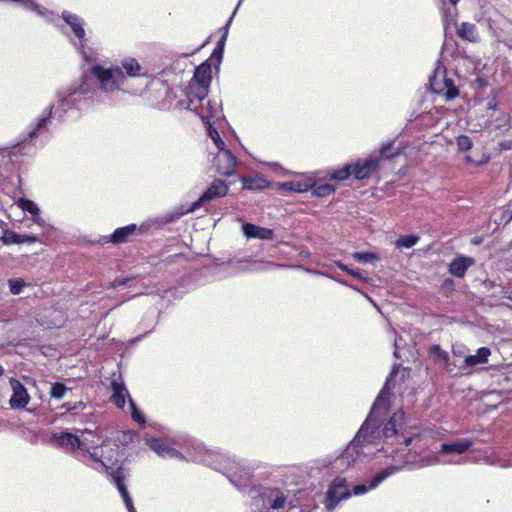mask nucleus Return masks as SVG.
Masks as SVG:
<instances>
[{
    "mask_svg": "<svg viewBox=\"0 0 512 512\" xmlns=\"http://www.w3.org/2000/svg\"><path fill=\"white\" fill-rule=\"evenodd\" d=\"M211 82V65L204 62L194 71L192 81L187 87L186 97L199 100L208 96L209 86Z\"/></svg>",
    "mask_w": 512,
    "mask_h": 512,
    "instance_id": "5",
    "label": "nucleus"
},
{
    "mask_svg": "<svg viewBox=\"0 0 512 512\" xmlns=\"http://www.w3.org/2000/svg\"><path fill=\"white\" fill-rule=\"evenodd\" d=\"M51 442L55 447L64 449L67 452H75L76 450L83 449L85 441H80V437L70 432H54L51 437Z\"/></svg>",
    "mask_w": 512,
    "mask_h": 512,
    "instance_id": "12",
    "label": "nucleus"
},
{
    "mask_svg": "<svg viewBox=\"0 0 512 512\" xmlns=\"http://www.w3.org/2000/svg\"><path fill=\"white\" fill-rule=\"evenodd\" d=\"M242 231L247 238H257L262 240H271L273 238V230L257 226L252 223H245Z\"/></svg>",
    "mask_w": 512,
    "mask_h": 512,
    "instance_id": "21",
    "label": "nucleus"
},
{
    "mask_svg": "<svg viewBox=\"0 0 512 512\" xmlns=\"http://www.w3.org/2000/svg\"><path fill=\"white\" fill-rule=\"evenodd\" d=\"M62 18L65 21V23L70 26L75 37L79 40L78 43L74 42L75 47L83 56L85 61L91 62L93 60L92 55H89L85 50L86 33L84 29V20L80 16L68 11L62 12Z\"/></svg>",
    "mask_w": 512,
    "mask_h": 512,
    "instance_id": "10",
    "label": "nucleus"
},
{
    "mask_svg": "<svg viewBox=\"0 0 512 512\" xmlns=\"http://www.w3.org/2000/svg\"><path fill=\"white\" fill-rule=\"evenodd\" d=\"M207 109L200 112V118L207 125L212 124V120H219L222 117L221 104L216 100H207Z\"/></svg>",
    "mask_w": 512,
    "mask_h": 512,
    "instance_id": "22",
    "label": "nucleus"
},
{
    "mask_svg": "<svg viewBox=\"0 0 512 512\" xmlns=\"http://www.w3.org/2000/svg\"><path fill=\"white\" fill-rule=\"evenodd\" d=\"M147 445L162 458H183L182 453L171 447L164 439H149L147 440Z\"/></svg>",
    "mask_w": 512,
    "mask_h": 512,
    "instance_id": "17",
    "label": "nucleus"
},
{
    "mask_svg": "<svg viewBox=\"0 0 512 512\" xmlns=\"http://www.w3.org/2000/svg\"><path fill=\"white\" fill-rule=\"evenodd\" d=\"M470 439H461L440 445L439 454L443 457L439 460L442 464H462L466 462L465 454L473 445Z\"/></svg>",
    "mask_w": 512,
    "mask_h": 512,
    "instance_id": "7",
    "label": "nucleus"
},
{
    "mask_svg": "<svg viewBox=\"0 0 512 512\" xmlns=\"http://www.w3.org/2000/svg\"><path fill=\"white\" fill-rule=\"evenodd\" d=\"M430 351L434 354H436L439 358H441L444 361H448L449 355L446 351L442 350L440 346L433 345L430 349Z\"/></svg>",
    "mask_w": 512,
    "mask_h": 512,
    "instance_id": "45",
    "label": "nucleus"
},
{
    "mask_svg": "<svg viewBox=\"0 0 512 512\" xmlns=\"http://www.w3.org/2000/svg\"><path fill=\"white\" fill-rule=\"evenodd\" d=\"M509 466L512 465V462L508 464Z\"/></svg>",
    "mask_w": 512,
    "mask_h": 512,
    "instance_id": "55",
    "label": "nucleus"
},
{
    "mask_svg": "<svg viewBox=\"0 0 512 512\" xmlns=\"http://www.w3.org/2000/svg\"><path fill=\"white\" fill-rule=\"evenodd\" d=\"M491 351L487 347H481L477 350L476 354L465 357L464 364L467 367H473L478 364H485L488 362V357Z\"/></svg>",
    "mask_w": 512,
    "mask_h": 512,
    "instance_id": "26",
    "label": "nucleus"
},
{
    "mask_svg": "<svg viewBox=\"0 0 512 512\" xmlns=\"http://www.w3.org/2000/svg\"><path fill=\"white\" fill-rule=\"evenodd\" d=\"M243 188L247 190H261L268 187L269 182L262 176L245 177L242 179Z\"/></svg>",
    "mask_w": 512,
    "mask_h": 512,
    "instance_id": "30",
    "label": "nucleus"
},
{
    "mask_svg": "<svg viewBox=\"0 0 512 512\" xmlns=\"http://www.w3.org/2000/svg\"><path fill=\"white\" fill-rule=\"evenodd\" d=\"M121 66L130 77L141 76V66L135 58L126 57L121 61Z\"/></svg>",
    "mask_w": 512,
    "mask_h": 512,
    "instance_id": "29",
    "label": "nucleus"
},
{
    "mask_svg": "<svg viewBox=\"0 0 512 512\" xmlns=\"http://www.w3.org/2000/svg\"><path fill=\"white\" fill-rule=\"evenodd\" d=\"M224 43H225V36H223V37L219 40V42L217 43L216 48H217V52H218V53H223V51H224Z\"/></svg>",
    "mask_w": 512,
    "mask_h": 512,
    "instance_id": "48",
    "label": "nucleus"
},
{
    "mask_svg": "<svg viewBox=\"0 0 512 512\" xmlns=\"http://www.w3.org/2000/svg\"><path fill=\"white\" fill-rule=\"evenodd\" d=\"M128 282V279H124V280H121V281H117L115 280L113 283H112V287H117V286H120V285H124Z\"/></svg>",
    "mask_w": 512,
    "mask_h": 512,
    "instance_id": "50",
    "label": "nucleus"
},
{
    "mask_svg": "<svg viewBox=\"0 0 512 512\" xmlns=\"http://www.w3.org/2000/svg\"><path fill=\"white\" fill-rule=\"evenodd\" d=\"M352 257L360 263H374L379 260V256L373 252H355Z\"/></svg>",
    "mask_w": 512,
    "mask_h": 512,
    "instance_id": "35",
    "label": "nucleus"
},
{
    "mask_svg": "<svg viewBox=\"0 0 512 512\" xmlns=\"http://www.w3.org/2000/svg\"><path fill=\"white\" fill-rule=\"evenodd\" d=\"M119 446L113 442H102L92 451L83 454V462L93 469L106 473L117 487L128 512H136L133 501L125 485L126 473L120 461Z\"/></svg>",
    "mask_w": 512,
    "mask_h": 512,
    "instance_id": "3",
    "label": "nucleus"
},
{
    "mask_svg": "<svg viewBox=\"0 0 512 512\" xmlns=\"http://www.w3.org/2000/svg\"><path fill=\"white\" fill-rule=\"evenodd\" d=\"M25 282L22 279H10L9 288L10 292L14 295H18L22 292Z\"/></svg>",
    "mask_w": 512,
    "mask_h": 512,
    "instance_id": "43",
    "label": "nucleus"
},
{
    "mask_svg": "<svg viewBox=\"0 0 512 512\" xmlns=\"http://www.w3.org/2000/svg\"><path fill=\"white\" fill-rule=\"evenodd\" d=\"M351 491L347 481L343 477H336L328 486L326 491L324 505L328 511L334 510L340 501L346 500L351 496Z\"/></svg>",
    "mask_w": 512,
    "mask_h": 512,
    "instance_id": "9",
    "label": "nucleus"
},
{
    "mask_svg": "<svg viewBox=\"0 0 512 512\" xmlns=\"http://www.w3.org/2000/svg\"><path fill=\"white\" fill-rule=\"evenodd\" d=\"M489 159H490V156L486 155V154H482L479 159H476L471 155H466L465 163L474 165V166H481V165L486 164L489 161Z\"/></svg>",
    "mask_w": 512,
    "mask_h": 512,
    "instance_id": "42",
    "label": "nucleus"
},
{
    "mask_svg": "<svg viewBox=\"0 0 512 512\" xmlns=\"http://www.w3.org/2000/svg\"><path fill=\"white\" fill-rule=\"evenodd\" d=\"M129 405H130V409H131V417H132V419L135 422L139 423L140 425H144L145 422H146L145 417H144L143 413L140 410H138V408L136 407L135 402L132 399H130V404Z\"/></svg>",
    "mask_w": 512,
    "mask_h": 512,
    "instance_id": "41",
    "label": "nucleus"
},
{
    "mask_svg": "<svg viewBox=\"0 0 512 512\" xmlns=\"http://www.w3.org/2000/svg\"><path fill=\"white\" fill-rule=\"evenodd\" d=\"M91 97L92 92L86 80H83L81 84L74 83L69 87L58 90L56 103L50 104L41 112L31 129L23 136L22 142L25 143L34 139L45 130L52 115L58 121H64L70 110L80 109L81 104Z\"/></svg>",
    "mask_w": 512,
    "mask_h": 512,
    "instance_id": "2",
    "label": "nucleus"
},
{
    "mask_svg": "<svg viewBox=\"0 0 512 512\" xmlns=\"http://www.w3.org/2000/svg\"><path fill=\"white\" fill-rule=\"evenodd\" d=\"M502 219L506 222H510L512 220V200L509 202L506 210L503 212Z\"/></svg>",
    "mask_w": 512,
    "mask_h": 512,
    "instance_id": "46",
    "label": "nucleus"
},
{
    "mask_svg": "<svg viewBox=\"0 0 512 512\" xmlns=\"http://www.w3.org/2000/svg\"><path fill=\"white\" fill-rule=\"evenodd\" d=\"M237 164L236 157L228 149H223L218 152L215 157V166L219 174L224 176H231L235 171Z\"/></svg>",
    "mask_w": 512,
    "mask_h": 512,
    "instance_id": "15",
    "label": "nucleus"
},
{
    "mask_svg": "<svg viewBox=\"0 0 512 512\" xmlns=\"http://www.w3.org/2000/svg\"><path fill=\"white\" fill-rule=\"evenodd\" d=\"M286 497L276 488H263L260 493L252 498L253 512H270L284 507Z\"/></svg>",
    "mask_w": 512,
    "mask_h": 512,
    "instance_id": "4",
    "label": "nucleus"
},
{
    "mask_svg": "<svg viewBox=\"0 0 512 512\" xmlns=\"http://www.w3.org/2000/svg\"><path fill=\"white\" fill-rule=\"evenodd\" d=\"M395 373L394 367L374 401L365 422L337 459V463L340 465L344 463L348 465L356 464L361 457H367L383 450L384 444L393 445L398 443L400 438L402 439L401 444L405 447L410 446L415 440L419 439V434H414L410 437H404L401 434L404 419V413L401 411L395 412L383 425L384 420L388 416L391 390L393 388L392 381Z\"/></svg>",
    "mask_w": 512,
    "mask_h": 512,
    "instance_id": "1",
    "label": "nucleus"
},
{
    "mask_svg": "<svg viewBox=\"0 0 512 512\" xmlns=\"http://www.w3.org/2000/svg\"><path fill=\"white\" fill-rule=\"evenodd\" d=\"M312 189V195L315 196V197H325V196H328L330 195L331 193H333L335 191V186L331 185V184H320V185H315L313 186Z\"/></svg>",
    "mask_w": 512,
    "mask_h": 512,
    "instance_id": "33",
    "label": "nucleus"
},
{
    "mask_svg": "<svg viewBox=\"0 0 512 512\" xmlns=\"http://www.w3.org/2000/svg\"><path fill=\"white\" fill-rule=\"evenodd\" d=\"M94 433L92 431L83 432L80 441H85L83 444V449H79L81 452V461L83 462V454L87 453V450L92 451L95 446H98L97 442H95L92 438L94 437Z\"/></svg>",
    "mask_w": 512,
    "mask_h": 512,
    "instance_id": "32",
    "label": "nucleus"
},
{
    "mask_svg": "<svg viewBox=\"0 0 512 512\" xmlns=\"http://www.w3.org/2000/svg\"><path fill=\"white\" fill-rule=\"evenodd\" d=\"M380 153L385 158H393L401 153V149L394 148L393 142H388L382 145Z\"/></svg>",
    "mask_w": 512,
    "mask_h": 512,
    "instance_id": "36",
    "label": "nucleus"
},
{
    "mask_svg": "<svg viewBox=\"0 0 512 512\" xmlns=\"http://www.w3.org/2000/svg\"><path fill=\"white\" fill-rule=\"evenodd\" d=\"M352 175V164H346L340 169L334 170L330 178L333 180H345Z\"/></svg>",
    "mask_w": 512,
    "mask_h": 512,
    "instance_id": "34",
    "label": "nucleus"
},
{
    "mask_svg": "<svg viewBox=\"0 0 512 512\" xmlns=\"http://www.w3.org/2000/svg\"><path fill=\"white\" fill-rule=\"evenodd\" d=\"M214 469L222 471L230 482L238 489H244L251 483L253 474L250 467L244 466L231 459H225L224 465L215 466Z\"/></svg>",
    "mask_w": 512,
    "mask_h": 512,
    "instance_id": "6",
    "label": "nucleus"
},
{
    "mask_svg": "<svg viewBox=\"0 0 512 512\" xmlns=\"http://www.w3.org/2000/svg\"><path fill=\"white\" fill-rule=\"evenodd\" d=\"M228 190V185L223 180L215 179L202 196L191 205L188 211L192 212L196 210L203 202L224 197L228 193Z\"/></svg>",
    "mask_w": 512,
    "mask_h": 512,
    "instance_id": "13",
    "label": "nucleus"
},
{
    "mask_svg": "<svg viewBox=\"0 0 512 512\" xmlns=\"http://www.w3.org/2000/svg\"><path fill=\"white\" fill-rule=\"evenodd\" d=\"M457 35L466 41L476 43L479 41V34L477 31V27L473 23L462 22L457 27Z\"/></svg>",
    "mask_w": 512,
    "mask_h": 512,
    "instance_id": "25",
    "label": "nucleus"
},
{
    "mask_svg": "<svg viewBox=\"0 0 512 512\" xmlns=\"http://www.w3.org/2000/svg\"><path fill=\"white\" fill-rule=\"evenodd\" d=\"M394 346H395L394 356L398 358V357H399V356H398V348H399V342H398V339H395V341H394Z\"/></svg>",
    "mask_w": 512,
    "mask_h": 512,
    "instance_id": "51",
    "label": "nucleus"
},
{
    "mask_svg": "<svg viewBox=\"0 0 512 512\" xmlns=\"http://www.w3.org/2000/svg\"><path fill=\"white\" fill-rule=\"evenodd\" d=\"M4 244H21V243H35L38 238L32 234H18L12 230H5L1 238Z\"/></svg>",
    "mask_w": 512,
    "mask_h": 512,
    "instance_id": "24",
    "label": "nucleus"
},
{
    "mask_svg": "<svg viewBox=\"0 0 512 512\" xmlns=\"http://www.w3.org/2000/svg\"><path fill=\"white\" fill-rule=\"evenodd\" d=\"M68 388L63 383H54L51 387L50 395L55 399H62Z\"/></svg>",
    "mask_w": 512,
    "mask_h": 512,
    "instance_id": "39",
    "label": "nucleus"
},
{
    "mask_svg": "<svg viewBox=\"0 0 512 512\" xmlns=\"http://www.w3.org/2000/svg\"><path fill=\"white\" fill-rule=\"evenodd\" d=\"M336 266L340 268L342 271L348 273L349 275L359 279V280H366L367 278L364 277L359 271L350 269L347 265L341 263V262H335Z\"/></svg>",
    "mask_w": 512,
    "mask_h": 512,
    "instance_id": "44",
    "label": "nucleus"
},
{
    "mask_svg": "<svg viewBox=\"0 0 512 512\" xmlns=\"http://www.w3.org/2000/svg\"><path fill=\"white\" fill-rule=\"evenodd\" d=\"M82 405H83L82 402L76 403L74 405H71L70 403H65L62 405V408H64L67 411H71V410L77 409L78 406H82Z\"/></svg>",
    "mask_w": 512,
    "mask_h": 512,
    "instance_id": "47",
    "label": "nucleus"
},
{
    "mask_svg": "<svg viewBox=\"0 0 512 512\" xmlns=\"http://www.w3.org/2000/svg\"><path fill=\"white\" fill-rule=\"evenodd\" d=\"M429 84L434 93L444 96L446 100H452L458 96V89L453 80L447 78L442 72H435L429 78Z\"/></svg>",
    "mask_w": 512,
    "mask_h": 512,
    "instance_id": "11",
    "label": "nucleus"
},
{
    "mask_svg": "<svg viewBox=\"0 0 512 512\" xmlns=\"http://www.w3.org/2000/svg\"><path fill=\"white\" fill-rule=\"evenodd\" d=\"M3 373H4V369H3V367L0 365V376H1V375H3Z\"/></svg>",
    "mask_w": 512,
    "mask_h": 512,
    "instance_id": "53",
    "label": "nucleus"
},
{
    "mask_svg": "<svg viewBox=\"0 0 512 512\" xmlns=\"http://www.w3.org/2000/svg\"><path fill=\"white\" fill-rule=\"evenodd\" d=\"M91 71L106 92L119 90L124 84L125 76L120 67L103 68L102 66L94 65Z\"/></svg>",
    "mask_w": 512,
    "mask_h": 512,
    "instance_id": "8",
    "label": "nucleus"
},
{
    "mask_svg": "<svg viewBox=\"0 0 512 512\" xmlns=\"http://www.w3.org/2000/svg\"><path fill=\"white\" fill-rule=\"evenodd\" d=\"M457 147L459 151H469L473 147L471 138L467 135H460L457 137Z\"/></svg>",
    "mask_w": 512,
    "mask_h": 512,
    "instance_id": "40",
    "label": "nucleus"
},
{
    "mask_svg": "<svg viewBox=\"0 0 512 512\" xmlns=\"http://www.w3.org/2000/svg\"><path fill=\"white\" fill-rule=\"evenodd\" d=\"M460 0H449L452 5H456Z\"/></svg>",
    "mask_w": 512,
    "mask_h": 512,
    "instance_id": "52",
    "label": "nucleus"
},
{
    "mask_svg": "<svg viewBox=\"0 0 512 512\" xmlns=\"http://www.w3.org/2000/svg\"><path fill=\"white\" fill-rule=\"evenodd\" d=\"M474 264L475 260L472 257L459 256L450 262L448 271L451 275L457 278H463L468 268Z\"/></svg>",
    "mask_w": 512,
    "mask_h": 512,
    "instance_id": "20",
    "label": "nucleus"
},
{
    "mask_svg": "<svg viewBox=\"0 0 512 512\" xmlns=\"http://www.w3.org/2000/svg\"><path fill=\"white\" fill-rule=\"evenodd\" d=\"M137 231L135 224H130L124 227L117 228L106 240L114 244H121L126 242L130 236L134 235Z\"/></svg>",
    "mask_w": 512,
    "mask_h": 512,
    "instance_id": "23",
    "label": "nucleus"
},
{
    "mask_svg": "<svg viewBox=\"0 0 512 512\" xmlns=\"http://www.w3.org/2000/svg\"><path fill=\"white\" fill-rule=\"evenodd\" d=\"M242 0L239 1L238 6L241 4Z\"/></svg>",
    "mask_w": 512,
    "mask_h": 512,
    "instance_id": "54",
    "label": "nucleus"
},
{
    "mask_svg": "<svg viewBox=\"0 0 512 512\" xmlns=\"http://www.w3.org/2000/svg\"><path fill=\"white\" fill-rule=\"evenodd\" d=\"M111 401L120 409L124 408L126 398L132 399L121 377L113 379L110 384Z\"/></svg>",
    "mask_w": 512,
    "mask_h": 512,
    "instance_id": "18",
    "label": "nucleus"
},
{
    "mask_svg": "<svg viewBox=\"0 0 512 512\" xmlns=\"http://www.w3.org/2000/svg\"><path fill=\"white\" fill-rule=\"evenodd\" d=\"M314 182L311 180H304V181H290L285 182L281 184V188L283 190L302 193L310 190L313 188Z\"/></svg>",
    "mask_w": 512,
    "mask_h": 512,
    "instance_id": "27",
    "label": "nucleus"
},
{
    "mask_svg": "<svg viewBox=\"0 0 512 512\" xmlns=\"http://www.w3.org/2000/svg\"><path fill=\"white\" fill-rule=\"evenodd\" d=\"M419 237L416 235H408L397 240L396 245L403 248H412L417 244Z\"/></svg>",
    "mask_w": 512,
    "mask_h": 512,
    "instance_id": "37",
    "label": "nucleus"
},
{
    "mask_svg": "<svg viewBox=\"0 0 512 512\" xmlns=\"http://www.w3.org/2000/svg\"><path fill=\"white\" fill-rule=\"evenodd\" d=\"M379 166L378 157H369L363 162L358 161L352 165V175L357 180H363L368 178L371 173Z\"/></svg>",
    "mask_w": 512,
    "mask_h": 512,
    "instance_id": "19",
    "label": "nucleus"
},
{
    "mask_svg": "<svg viewBox=\"0 0 512 512\" xmlns=\"http://www.w3.org/2000/svg\"><path fill=\"white\" fill-rule=\"evenodd\" d=\"M10 385L12 388V395L9 400V404L13 409H22L30 401V395L27 392L25 386L17 379L11 378Z\"/></svg>",
    "mask_w": 512,
    "mask_h": 512,
    "instance_id": "16",
    "label": "nucleus"
},
{
    "mask_svg": "<svg viewBox=\"0 0 512 512\" xmlns=\"http://www.w3.org/2000/svg\"><path fill=\"white\" fill-rule=\"evenodd\" d=\"M19 207L30 213L33 216V221L38 225H42L44 223V220L39 216L40 210L38 206L32 200L26 198L20 199Z\"/></svg>",
    "mask_w": 512,
    "mask_h": 512,
    "instance_id": "28",
    "label": "nucleus"
},
{
    "mask_svg": "<svg viewBox=\"0 0 512 512\" xmlns=\"http://www.w3.org/2000/svg\"><path fill=\"white\" fill-rule=\"evenodd\" d=\"M403 466L392 465L377 473L369 482V485L359 484L353 487L354 495H362L369 490L376 488L382 481L400 471Z\"/></svg>",
    "mask_w": 512,
    "mask_h": 512,
    "instance_id": "14",
    "label": "nucleus"
},
{
    "mask_svg": "<svg viewBox=\"0 0 512 512\" xmlns=\"http://www.w3.org/2000/svg\"><path fill=\"white\" fill-rule=\"evenodd\" d=\"M211 57L215 58L217 62L220 63L223 57V53H218L217 48L215 47Z\"/></svg>",
    "mask_w": 512,
    "mask_h": 512,
    "instance_id": "49",
    "label": "nucleus"
},
{
    "mask_svg": "<svg viewBox=\"0 0 512 512\" xmlns=\"http://www.w3.org/2000/svg\"><path fill=\"white\" fill-rule=\"evenodd\" d=\"M207 100H209L207 97H203L199 99L198 101L195 99H192L191 97H187V108L190 111L195 112L200 117L201 111H207Z\"/></svg>",
    "mask_w": 512,
    "mask_h": 512,
    "instance_id": "31",
    "label": "nucleus"
},
{
    "mask_svg": "<svg viewBox=\"0 0 512 512\" xmlns=\"http://www.w3.org/2000/svg\"><path fill=\"white\" fill-rule=\"evenodd\" d=\"M208 134L219 151L225 149V142L221 139L218 131L212 128V124L208 125Z\"/></svg>",
    "mask_w": 512,
    "mask_h": 512,
    "instance_id": "38",
    "label": "nucleus"
}]
</instances>
